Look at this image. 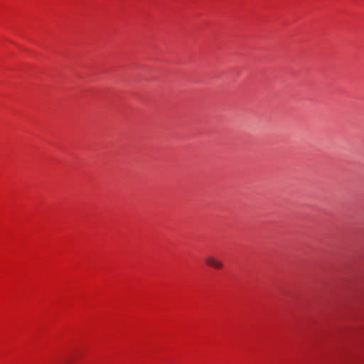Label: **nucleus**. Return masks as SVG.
Segmentation results:
<instances>
[{
  "instance_id": "f257e3e1",
  "label": "nucleus",
  "mask_w": 364,
  "mask_h": 364,
  "mask_svg": "<svg viewBox=\"0 0 364 364\" xmlns=\"http://www.w3.org/2000/svg\"><path fill=\"white\" fill-rule=\"evenodd\" d=\"M205 263L216 269H220L224 267V264L222 261L218 259L214 256H208L205 259Z\"/></svg>"
}]
</instances>
